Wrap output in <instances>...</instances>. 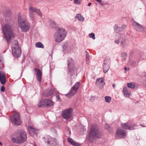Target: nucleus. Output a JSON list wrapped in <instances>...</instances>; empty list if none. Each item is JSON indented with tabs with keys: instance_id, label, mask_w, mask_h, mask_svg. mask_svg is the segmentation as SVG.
<instances>
[{
	"instance_id": "nucleus-48",
	"label": "nucleus",
	"mask_w": 146,
	"mask_h": 146,
	"mask_svg": "<svg viewBox=\"0 0 146 146\" xmlns=\"http://www.w3.org/2000/svg\"><path fill=\"white\" fill-rule=\"evenodd\" d=\"M115 84H112V86L113 87H115Z\"/></svg>"
},
{
	"instance_id": "nucleus-23",
	"label": "nucleus",
	"mask_w": 146,
	"mask_h": 146,
	"mask_svg": "<svg viewBox=\"0 0 146 146\" xmlns=\"http://www.w3.org/2000/svg\"><path fill=\"white\" fill-rule=\"evenodd\" d=\"M29 15L32 21H34L35 19V15L33 13V12L30 7L29 8Z\"/></svg>"
},
{
	"instance_id": "nucleus-30",
	"label": "nucleus",
	"mask_w": 146,
	"mask_h": 146,
	"mask_svg": "<svg viewBox=\"0 0 146 146\" xmlns=\"http://www.w3.org/2000/svg\"><path fill=\"white\" fill-rule=\"evenodd\" d=\"M76 18H78L81 21H83L84 20V17L80 14H77L76 16Z\"/></svg>"
},
{
	"instance_id": "nucleus-11",
	"label": "nucleus",
	"mask_w": 146,
	"mask_h": 146,
	"mask_svg": "<svg viewBox=\"0 0 146 146\" xmlns=\"http://www.w3.org/2000/svg\"><path fill=\"white\" fill-rule=\"evenodd\" d=\"M72 110L73 109L72 108L65 110L62 111V116L67 120L69 119L72 117Z\"/></svg>"
},
{
	"instance_id": "nucleus-36",
	"label": "nucleus",
	"mask_w": 146,
	"mask_h": 146,
	"mask_svg": "<svg viewBox=\"0 0 146 146\" xmlns=\"http://www.w3.org/2000/svg\"><path fill=\"white\" fill-rule=\"evenodd\" d=\"M89 36L90 38H92L93 39H95V34L93 33H91L89 34Z\"/></svg>"
},
{
	"instance_id": "nucleus-21",
	"label": "nucleus",
	"mask_w": 146,
	"mask_h": 146,
	"mask_svg": "<svg viewBox=\"0 0 146 146\" xmlns=\"http://www.w3.org/2000/svg\"><path fill=\"white\" fill-rule=\"evenodd\" d=\"M104 79L103 78H99L96 80V84L97 86L100 85L101 87L103 88L105 83H104Z\"/></svg>"
},
{
	"instance_id": "nucleus-52",
	"label": "nucleus",
	"mask_w": 146,
	"mask_h": 146,
	"mask_svg": "<svg viewBox=\"0 0 146 146\" xmlns=\"http://www.w3.org/2000/svg\"><path fill=\"white\" fill-rule=\"evenodd\" d=\"M34 146H37L36 145V144H34Z\"/></svg>"
},
{
	"instance_id": "nucleus-7",
	"label": "nucleus",
	"mask_w": 146,
	"mask_h": 146,
	"mask_svg": "<svg viewBox=\"0 0 146 146\" xmlns=\"http://www.w3.org/2000/svg\"><path fill=\"white\" fill-rule=\"evenodd\" d=\"M12 53L13 56L17 58L19 57L21 54V50L19 47L18 42L17 40H14L12 43L11 46Z\"/></svg>"
},
{
	"instance_id": "nucleus-42",
	"label": "nucleus",
	"mask_w": 146,
	"mask_h": 146,
	"mask_svg": "<svg viewBox=\"0 0 146 146\" xmlns=\"http://www.w3.org/2000/svg\"><path fill=\"white\" fill-rule=\"evenodd\" d=\"M127 55V53L125 52H122L121 53V56L122 57H125Z\"/></svg>"
},
{
	"instance_id": "nucleus-35",
	"label": "nucleus",
	"mask_w": 146,
	"mask_h": 146,
	"mask_svg": "<svg viewBox=\"0 0 146 146\" xmlns=\"http://www.w3.org/2000/svg\"><path fill=\"white\" fill-rule=\"evenodd\" d=\"M85 52L86 54V60H89L90 58V56L89 54L87 51H86Z\"/></svg>"
},
{
	"instance_id": "nucleus-24",
	"label": "nucleus",
	"mask_w": 146,
	"mask_h": 146,
	"mask_svg": "<svg viewBox=\"0 0 146 146\" xmlns=\"http://www.w3.org/2000/svg\"><path fill=\"white\" fill-rule=\"evenodd\" d=\"M68 141L71 143V145L74 146H80V144L78 143H76L74 141L72 138L70 137L68 138Z\"/></svg>"
},
{
	"instance_id": "nucleus-1",
	"label": "nucleus",
	"mask_w": 146,
	"mask_h": 146,
	"mask_svg": "<svg viewBox=\"0 0 146 146\" xmlns=\"http://www.w3.org/2000/svg\"><path fill=\"white\" fill-rule=\"evenodd\" d=\"M7 24L2 26L3 33V38L5 40L8 44L9 43L12 38L14 36V32L11 26L14 24V22L11 19H8Z\"/></svg>"
},
{
	"instance_id": "nucleus-6",
	"label": "nucleus",
	"mask_w": 146,
	"mask_h": 146,
	"mask_svg": "<svg viewBox=\"0 0 146 146\" xmlns=\"http://www.w3.org/2000/svg\"><path fill=\"white\" fill-rule=\"evenodd\" d=\"M118 39L115 41V42L118 44L120 43V46L123 48H126L129 44V41L127 39L126 36L123 34H119Z\"/></svg>"
},
{
	"instance_id": "nucleus-51",
	"label": "nucleus",
	"mask_w": 146,
	"mask_h": 146,
	"mask_svg": "<svg viewBox=\"0 0 146 146\" xmlns=\"http://www.w3.org/2000/svg\"><path fill=\"white\" fill-rule=\"evenodd\" d=\"M0 145H2V143L1 142H0Z\"/></svg>"
},
{
	"instance_id": "nucleus-33",
	"label": "nucleus",
	"mask_w": 146,
	"mask_h": 146,
	"mask_svg": "<svg viewBox=\"0 0 146 146\" xmlns=\"http://www.w3.org/2000/svg\"><path fill=\"white\" fill-rule=\"evenodd\" d=\"M111 98L109 96H106L105 97V100L107 102H110L111 100Z\"/></svg>"
},
{
	"instance_id": "nucleus-26",
	"label": "nucleus",
	"mask_w": 146,
	"mask_h": 146,
	"mask_svg": "<svg viewBox=\"0 0 146 146\" xmlns=\"http://www.w3.org/2000/svg\"><path fill=\"white\" fill-rule=\"evenodd\" d=\"M124 95L125 97H127L129 96L131 94V93L129 91L127 88H125L123 89Z\"/></svg>"
},
{
	"instance_id": "nucleus-15",
	"label": "nucleus",
	"mask_w": 146,
	"mask_h": 146,
	"mask_svg": "<svg viewBox=\"0 0 146 146\" xmlns=\"http://www.w3.org/2000/svg\"><path fill=\"white\" fill-rule=\"evenodd\" d=\"M28 129L29 134L32 136L34 137L35 136L36 137L37 136L38 130L36 128L29 126L28 127Z\"/></svg>"
},
{
	"instance_id": "nucleus-19",
	"label": "nucleus",
	"mask_w": 146,
	"mask_h": 146,
	"mask_svg": "<svg viewBox=\"0 0 146 146\" xmlns=\"http://www.w3.org/2000/svg\"><path fill=\"white\" fill-rule=\"evenodd\" d=\"M116 134L118 137L121 138H123L126 135L125 131L122 129H118L117 130Z\"/></svg>"
},
{
	"instance_id": "nucleus-16",
	"label": "nucleus",
	"mask_w": 146,
	"mask_h": 146,
	"mask_svg": "<svg viewBox=\"0 0 146 146\" xmlns=\"http://www.w3.org/2000/svg\"><path fill=\"white\" fill-rule=\"evenodd\" d=\"M56 90L55 89H48L47 91L43 93L44 96L46 97H48L54 94H56Z\"/></svg>"
},
{
	"instance_id": "nucleus-2",
	"label": "nucleus",
	"mask_w": 146,
	"mask_h": 146,
	"mask_svg": "<svg viewBox=\"0 0 146 146\" xmlns=\"http://www.w3.org/2000/svg\"><path fill=\"white\" fill-rule=\"evenodd\" d=\"M101 135V133L97 125L95 124L91 125L88 136V139L91 142L100 138Z\"/></svg>"
},
{
	"instance_id": "nucleus-25",
	"label": "nucleus",
	"mask_w": 146,
	"mask_h": 146,
	"mask_svg": "<svg viewBox=\"0 0 146 146\" xmlns=\"http://www.w3.org/2000/svg\"><path fill=\"white\" fill-rule=\"evenodd\" d=\"M30 7L31 9L33 12H35L38 15H39L40 16V17H42L41 13L39 10L38 9H36L35 8L32 7Z\"/></svg>"
},
{
	"instance_id": "nucleus-8",
	"label": "nucleus",
	"mask_w": 146,
	"mask_h": 146,
	"mask_svg": "<svg viewBox=\"0 0 146 146\" xmlns=\"http://www.w3.org/2000/svg\"><path fill=\"white\" fill-rule=\"evenodd\" d=\"M10 119L12 123L15 125L19 126L22 123L20 114L16 111H15V113L10 117Z\"/></svg>"
},
{
	"instance_id": "nucleus-18",
	"label": "nucleus",
	"mask_w": 146,
	"mask_h": 146,
	"mask_svg": "<svg viewBox=\"0 0 146 146\" xmlns=\"http://www.w3.org/2000/svg\"><path fill=\"white\" fill-rule=\"evenodd\" d=\"M126 27V25L124 24L122 25L121 27H118L117 25H115L114 27V29L115 32H118L124 30Z\"/></svg>"
},
{
	"instance_id": "nucleus-10",
	"label": "nucleus",
	"mask_w": 146,
	"mask_h": 146,
	"mask_svg": "<svg viewBox=\"0 0 146 146\" xmlns=\"http://www.w3.org/2000/svg\"><path fill=\"white\" fill-rule=\"evenodd\" d=\"M68 71V73L70 76H72L75 74L74 60L71 58H68L67 60Z\"/></svg>"
},
{
	"instance_id": "nucleus-46",
	"label": "nucleus",
	"mask_w": 146,
	"mask_h": 146,
	"mask_svg": "<svg viewBox=\"0 0 146 146\" xmlns=\"http://www.w3.org/2000/svg\"><path fill=\"white\" fill-rule=\"evenodd\" d=\"M0 63H1V64L2 65H3V61L2 60H1L0 59Z\"/></svg>"
},
{
	"instance_id": "nucleus-39",
	"label": "nucleus",
	"mask_w": 146,
	"mask_h": 146,
	"mask_svg": "<svg viewBox=\"0 0 146 146\" xmlns=\"http://www.w3.org/2000/svg\"><path fill=\"white\" fill-rule=\"evenodd\" d=\"M50 25V26L52 27V28H55L56 26L55 23L54 22H51Z\"/></svg>"
},
{
	"instance_id": "nucleus-22",
	"label": "nucleus",
	"mask_w": 146,
	"mask_h": 146,
	"mask_svg": "<svg viewBox=\"0 0 146 146\" xmlns=\"http://www.w3.org/2000/svg\"><path fill=\"white\" fill-rule=\"evenodd\" d=\"M45 100V106L50 107L53 106V102L51 100L46 98Z\"/></svg>"
},
{
	"instance_id": "nucleus-50",
	"label": "nucleus",
	"mask_w": 146,
	"mask_h": 146,
	"mask_svg": "<svg viewBox=\"0 0 146 146\" xmlns=\"http://www.w3.org/2000/svg\"><path fill=\"white\" fill-rule=\"evenodd\" d=\"M10 13H8V15H6V16H8L9 15H10Z\"/></svg>"
},
{
	"instance_id": "nucleus-45",
	"label": "nucleus",
	"mask_w": 146,
	"mask_h": 146,
	"mask_svg": "<svg viewBox=\"0 0 146 146\" xmlns=\"http://www.w3.org/2000/svg\"><path fill=\"white\" fill-rule=\"evenodd\" d=\"M3 65H2L0 63V70H1L2 69V66Z\"/></svg>"
},
{
	"instance_id": "nucleus-4",
	"label": "nucleus",
	"mask_w": 146,
	"mask_h": 146,
	"mask_svg": "<svg viewBox=\"0 0 146 146\" xmlns=\"http://www.w3.org/2000/svg\"><path fill=\"white\" fill-rule=\"evenodd\" d=\"M18 20L19 27L22 32H26L29 30L30 28L29 24L21 17L20 13L18 14Z\"/></svg>"
},
{
	"instance_id": "nucleus-47",
	"label": "nucleus",
	"mask_w": 146,
	"mask_h": 146,
	"mask_svg": "<svg viewBox=\"0 0 146 146\" xmlns=\"http://www.w3.org/2000/svg\"><path fill=\"white\" fill-rule=\"evenodd\" d=\"M91 4V3H89L88 5L89 6H90V5Z\"/></svg>"
},
{
	"instance_id": "nucleus-53",
	"label": "nucleus",
	"mask_w": 146,
	"mask_h": 146,
	"mask_svg": "<svg viewBox=\"0 0 146 146\" xmlns=\"http://www.w3.org/2000/svg\"><path fill=\"white\" fill-rule=\"evenodd\" d=\"M123 60H125V59H124Z\"/></svg>"
},
{
	"instance_id": "nucleus-27",
	"label": "nucleus",
	"mask_w": 146,
	"mask_h": 146,
	"mask_svg": "<svg viewBox=\"0 0 146 146\" xmlns=\"http://www.w3.org/2000/svg\"><path fill=\"white\" fill-rule=\"evenodd\" d=\"M38 106L39 107L45 106V100H42L37 104Z\"/></svg>"
},
{
	"instance_id": "nucleus-20",
	"label": "nucleus",
	"mask_w": 146,
	"mask_h": 146,
	"mask_svg": "<svg viewBox=\"0 0 146 146\" xmlns=\"http://www.w3.org/2000/svg\"><path fill=\"white\" fill-rule=\"evenodd\" d=\"M0 82L3 85L5 84L6 82V76L5 74L2 71H0Z\"/></svg>"
},
{
	"instance_id": "nucleus-12",
	"label": "nucleus",
	"mask_w": 146,
	"mask_h": 146,
	"mask_svg": "<svg viewBox=\"0 0 146 146\" xmlns=\"http://www.w3.org/2000/svg\"><path fill=\"white\" fill-rule=\"evenodd\" d=\"M132 24L136 31L143 33L145 32L146 29L144 26L140 25L134 21H132Z\"/></svg>"
},
{
	"instance_id": "nucleus-29",
	"label": "nucleus",
	"mask_w": 146,
	"mask_h": 146,
	"mask_svg": "<svg viewBox=\"0 0 146 146\" xmlns=\"http://www.w3.org/2000/svg\"><path fill=\"white\" fill-rule=\"evenodd\" d=\"M110 58L108 57H106L104 61V64L110 65Z\"/></svg>"
},
{
	"instance_id": "nucleus-31",
	"label": "nucleus",
	"mask_w": 146,
	"mask_h": 146,
	"mask_svg": "<svg viewBox=\"0 0 146 146\" xmlns=\"http://www.w3.org/2000/svg\"><path fill=\"white\" fill-rule=\"evenodd\" d=\"M35 46L37 48H44V45L40 42H36L35 44Z\"/></svg>"
},
{
	"instance_id": "nucleus-40",
	"label": "nucleus",
	"mask_w": 146,
	"mask_h": 146,
	"mask_svg": "<svg viewBox=\"0 0 146 146\" xmlns=\"http://www.w3.org/2000/svg\"><path fill=\"white\" fill-rule=\"evenodd\" d=\"M74 3L75 4L78 5L80 4V2L78 0H74Z\"/></svg>"
},
{
	"instance_id": "nucleus-3",
	"label": "nucleus",
	"mask_w": 146,
	"mask_h": 146,
	"mask_svg": "<svg viewBox=\"0 0 146 146\" xmlns=\"http://www.w3.org/2000/svg\"><path fill=\"white\" fill-rule=\"evenodd\" d=\"M16 138H12V141L18 143L24 142L27 139V135L25 131L22 130H17L15 132Z\"/></svg>"
},
{
	"instance_id": "nucleus-13",
	"label": "nucleus",
	"mask_w": 146,
	"mask_h": 146,
	"mask_svg": "<svg viewBox=\"0 0 146 146\" xmlns=\"http://www.w3.org/2000/svg\"><path fill=\"white\" fill-rule=\"evenodd\" d=\"M80 83L79 82H76L74 85L71 88L70 91L69 93L65 95V96H68V97L74 96L77 92Z\"/></svg>"
},
{
	"instance_id": "nucleus-37",
	"label": "nucleus",
	"mask_w": 146,
	"mask_h": 146,
	"mask_svg": "<svg viewBox=\"0 0 146 146\" xmlns=\"http://www.w3.org/2000/svg\"><path fill=\"white\" fill-rule=\"evenodd\" d=\"M139 62V60L137 59V61H133L131 63V65L132 66H134L138 62Z\"/></svg>"
},
{
	"instance_id": "nucleus-49",
	"label": "nucleus",
	"mask_w": 146,
	"mask_h": 146,
	"mask_svg": "<svg viewBox=\"0 0 146 146\" xmlns=\"http://www.w3.org/2000/svg\"><path fill=\"white\" fill-rule=\"evenodd\" d=\"M124 69L125 70H126L127 69V68L126 67H125L124 68Z\"/></svg>"
},
{
	"instance_id": "nucleus-17",
	"label": "nucleus",
	"mask_w": 146,
	"mask_h": 146,
	"mask_svg": "<svg viewBox=\"0 0 146 146\" xmlns=\"http://www.w3.org/2000/svg\"><path fill=\"white\" fill-rule=\"evenodd\" d=\"M34 70L36 72V77L37 80L40 83L42 80V73L40 69L35 68Z\"/></svg>"
},
{
	"instance_id": "nucleus-32",
	"label": "nucleus",
	"mask_w": 146,
	"mask_h": 146,
	"mask_svg": "<svg viewBox=\"0 0 146 146\" xmlns=\"http://www.w3.org/2000/svg\"><path fill=\"white\" fill-rule=\"evenodd\" d=\"M127 87L131 88H135V85L134 83H128L127 84Z\"/></svg>"
},
{
	"instance_id": "nucleus-14",
	"label": "nucleus",
	"mask_w": 146,
	"mask_h": 146,
	"mask_svg": "<svg viewBox=\"0 0 146 146\" xmlns=\"http://www.w3.org/2000/svg\"><path fill=\"white\" fill-rule=\"evenodd\" d=\"M121 125L123 129L130 130L135 129V127L136 126V125L135 123H131L130 122L122 123Z\"/></svg>"
},
{
	"instance_id": "nucleus-38",
	"label": "nucleus",
	"mask_w": 146,
	"mask_h": 146,
	"mask_svg": "<svg viewBox=\"0 0 146 146\" xmlns=\"http://www.w3.org/2000/svg\"><path fill=\"white\" fill-rule=\"evenodd\" d=\"M68 44L67 43H66L62 45V47L63 49V51H64L66 50L67 48Z\"/></svg>"
},
{
	"instance_id": "nucleus-9",
	"label": "nucleus",
	"mask_w": 146,
	"mask_h": 146,
	"mask_svg": "<svg viewBox=\"0 0 146 146\" xmlns=\"http://www.w3.org/2000/svg\"><path fill=\"white\" fill-rule=\"evenodd\" d=\"M44 141L47 143L48 146H58V142L54 138L52 137L49 135H47L44 137Z\"/></svg>"
},
{
	"instance_id": "nucleus-44",
	"label": "nucleus",
	"mask_w": 146,
	"mask_h": 146,
	"mask_svg": "<svg viewBox=\"0 0 146 146\" xmlns=\"http://www.w3.org/2000/svg\"><path fill=\"white\" fill-rule=\"evenodd\" d=\"M110 127V126L108 125V124H106L105 125V128L107 130L108 129V128Z\"/></svg>"
},
{
	"instance_id": "nucleus-41",
	"label": "nucleus",
	"mask_w": 146,
	"mask_h": 146,
	"mask_svg": "<svg viewBox=\"0 0 146 146\" xmlns=\"http://www.w3.org/2000/svg\"><path fill=\"white\" fill-rule=\"evenodd\" d=\"M5 91V87L4 86H2L1 88V92H4Z\"/></svg>"
},
{
	"instance_id": "nucleus-43",
	"label": "nucleus",
	"mask_w": 146,
	"mask_h": 146,
	"mask_svg": "<svg viewBox=\"0 0 146 146\" xmlns=\"http://www.w3.org/2000/svg\"><path fill=\"white\" fill-rule=\"evenodd\" d=\"M107 130L110 132H111L112 131V128L110 127L108 128V129Z\"/></svg>"
},
{
	"instance_id": "nucleus-5",
	"label": "nucleus",
	"mask_w": 146,
	"mask_h": 146,
	"mask_svg": "<svg viewBox=\"0 0 146 146\" xmlns=\"http://www.w3.org/2000/svg\"><path fill=\"white\" fill-rule=\"evenodd\" d=\"M66 31L64 29L58 28L54 35L55 41L57 42H60L62 41L66 37Z\"/></svg>"
},
{
	"instance_id": "nucleus-34",
	"label": "nucleus",
	"mask_w": 146,
	"mask_h": 146,
	"mask_svg": "<svg viewBox=\"0 0 146 146\" xmlns=\"http://www.w3.org/2000/svg\"><path fill=\"white\" fill-rule=\"evenodd\" d=\"M56 94V98L57 101H59L60 102L61 101V100L60 98L59 94L58 93V92L56 91V94Z\"/></svg>"
},
{
	"instance_id": "nucleus-28",
	"label": "nucleus",
	"mask_w": 146,
	"mask_h": 146,
	"mask_svg": "<svg viewBox=\"0 0 146 146\" xmlns=\"http://www.w3.org/2000/svg\"><path fill=\"white\" fill-rule=\"evenodd\" d=\"M110 67V65L107 64L103 65V70L104 73H106L109 70Z\"/></svg>"
}]
</instances>
